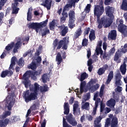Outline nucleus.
Returning <instances> with one entry per match:
<instances>
[{"label": "nucleus", "instance_id": "nucleus-56", "mask_svg": "<svg viewBox=\"0 0 127 127\" xmlns=\"http://www.w3.org/2000/svg\"><path fill=\"white\" fill-rule=\"evenodd\" d=\"M7 0H0V9L4 5Z\"/></svg>", "mask_w": 127, "mask_h": 127}, {"label": "nucleus", "instance_id": "nucleus-44", "mask_svg": "<svg viewBox=\"0 0 127 127\" xmlns=\"http://www.w3.org/2000/svg\"><path fill=\"white\" fill-rule=\"evenodd\" d=\"M121 8L124 10H127V0H123Z\"/></svg>", "mask_w": 127, "mask_h": 127}, {"label": "nucleus", "instance_id": "nucleus-26", "mask_svg": "<svg viewBox=\"0 0 127 127\" xmlns=\"http://www.w3.org/2000/svg\"><path fill=\"white\" fill-rule=\"evenodd\" d=\"M13 74V72L11 70H5L3 71L2 73H1V78H5V77H6V76H11Z\"/></svg>", "mask_w": 127, "mask_h": 127}, {"label": "nucleus", "instance_id": "nucleus-49", "mask_svg": "<svg viewBox=\"0 0 127 127\" xmlns=\"http://www.w3.org/2000/svg\"><path fill=\"white\" fill-rule=\"evenodd\" d=\"M91 8V4H88L86 7V8L84 9V11L86 13H89V12H90V10Z\"/></svg>", "mask_w": 127, "mask_h": 127}, {"label": "nucleus", "instance_id": "nucleus-20", "mask_svg": "<svg viewBox=\"0 0 127 127\" xmlns=\"http://www.w3.org/2000/svg\"><path fill=\"white\" fill-rule=\"evenodd\" d=\"M102 41H99L98 43L96 49V53L97 55H103V50H102Z\"/></svg>", "mask_w": 127, "mask_h": 127}, {"label": "nucleus", "instance_id": "nucleus-37", "mask_svg": "<svg viewBox=\"0 0 127 127\" xmlns=\"http://www.w3.org/2000/svg\"><path fill=\"white\" fill-rule=\"evenodd\" d=\"M16 58L15 57H13L12 58L11 60V64L10 65V66L9 67V69H12V67L13 66L15 65V63L17 61Z\"/></svg>", "mask_w": 127, "mask_h": 127}, {"label": "nucleus", "instance_id": "nucleus-19", "mask_svg": "<svg viewBox=\"0 0 127 127\" xmlns=\"http://www.w3.org/2000/svg\"><path fill=\"white\" fill-rule=\"evenodd\" d=\"M111 112V108L106 107L105 108V104L103 103H101L100 105V113H104L105 114H109Z\"/></svg>", "mask_w": 127, "mask_h": 127}, {"label": "nucleus", "instance_id": "nucleus-33", "mask_svg": "<svg viewBox=\"0 0 127 127\" xmlns=\"http://www.w3.org/2000/svg\"><path fill=\"white\" fill-rule=\"evenodd\" d=\"M64 115H68V114H69V112L70 111V109H69V104H68V103H64Z\"/></svg>", "mask_w": 127, "mask_h": 127}, {"label": "nucleus", "instance_id": "nucleus-32", "mask_svg": "<svg viewBox=\"0 0 127 127\" xmlns=\"http://www.w3.org/2000/svg\"><path fill=\"white\" fill-rule=\"evenodd\" d=\"M63 61L62 59V57H61V54L60 53H58L56 57V62H57L58 65H60L61 64V62Z\"/></svg>", "mask_w": 127, "mask_h": 127}, {"label": "nucleus", "instance_id": "nucleus-21", "mask_svg": "<svg viewBox=\"0 0 127 127\" xmlns=\"http://www.w3.org/2000/svg\"><path fill=\"white\" fill-rule=\"evenodd\" d=\"M103 118H105V117H103V116H99L97 117L95 120L94 121V127H102V124H100L101 123V121Z\"/></svg>", "mask_w": 127, "mask_h": 127}, {"label": "nucleus", "instance_id": "nucleus-34", "mask_svg": "<svg viewBox=\"0 0 127 127\" xmlns=\"http://www.w3.org/2000/svg\"><path fill=\"white\" fill-rule=\"evenodd\" d=\"M32 8H29L28 9V11L27 12V20H28V21H31V18H32Z\"/></svg>", "mask_w": 127, "mask_h": 127}, {"label": "nucleus", "instance_id": "nucleus-50", "mask_svg": "<svg viewBox=\"0 0 127 127\" xmlns=\"http://www.w3.org/2000/svg\"><path fill=\"white\" fill-rule=\"evenodd\" d=\"M18 64L19 66H23L24 65V60L23 58H21L18 62Z\"/></svg>", "mask_w": 127, "mask_h": 127}, {"label": "nucleus", "instance_id": "nucleus-2", "mask_svg": "<svg viewBox=\"0 0 127 127\" xmlns=\"http://www.w3.org/2000/svg\"><path fill=\"white\" fill-rule=\"evenodd\" d=\"M114 10V7H110V6H108L106 7L105 11L106 12V14L109 16L110 20L106 22L103 20L100 22V18H99L98 21H97V22L99 23L98 27L99 28V29L103 27V24H104V27L106 28L109 27V26H111V24H112V20L113 18H114V15L113 13Z\"/></svg>", "mask_w": 127, "mask_h": 127}, {"label": "nucleus", "instance_id": "nucleus-57", "mask_svg": "<svg viewBox=\"0 0 127 127\" xmlns=\"http://www.w3.org/2000/svg\"><path fill=\"white\" fill-rule=\"evenodd\" d=\"M105 73V69L103 68H100L99 69L98 71V74L99 75H103Z\"/></svg>", "mask_w": 127, "mask_h": 127}, {"label": "nucleus", "instance_id": "nucleus-47", "mask_svg": "<svg viewBox=\"0 0 127 127\" xmlns=\"http://www.w3.org/2000/svg\"><path fill=\"white\" fill-rule=\"evenodd\" d=\"M100 85H99V84H96L95 85H94L93 86L91 87L89 89V91H91V92H95V91H96V90H97V89H98Z\"/></svg>", "mask_w": 127, "mask_h": 127}, {"label": "nucleus", "instance_id": "nucleus-8", "mask_svg": "<svg viewBox=\"0 0 127 127\" xmlns=\"http://www.w3.org/2000/svg\"><path fill=\"white\" fill-rule=\"evenodd\" d=\"M47 22H48V20H46L45 21H43L41 23H38V27L40 32H42V36H45L46 34L49 33V29H48L47 28H46L45 29H44L43 32H42V30H41L42 27L46 26L47 25Z\"/></svg>", "mask_w": 127, "mask_h": 127}, {"label": "nucleus", "instance_id": "nucleus-17", "mask_svg": "<svg viewBox=\"0 0 127 127\" xmlns=\"http://www.w3.org/2000/svg\"><path fill=\"white\" fill-rule=\"evenodd\" d=\"M29 28H32L35 29L36 32L40 33V31L38 29V23H30L27 24Z\"/></svg>", "mask_w": 127, "mask_h": 127}, {"label": "nucleus", "instance_id": "nucleus-43", "mask_svg": "<svg viewBox=\"0 0 127 127\" xmlns=\"http://www.w3.org/2000/svg\"><path fill=\"white\" fill-rule=\"evenodd\" d=\"M90 98H91V95L90 94V93H87L83 97L82 104L84 103V102H86V101L90 100Z\"/></svg>", "mask_w": 127, "mask_h": 127}, {"label": "nucleus", "instance_id": "nucleus-52", "mask_svg": "<svg viewBox=\"0 0 127 127\" xmlns=\"http://www.w3.org/2000/svg\"><path fill=\"white\" fill-rule=\"evenodd\" d=\"M105 88V85H102L101 86V89H100V94L99 96L100 97H103V94H104V89Z\"/></svg>", "mask_w": 127, "mask_h": 127}, {"label": "nucleus", "instance_id": "nucleus-64", "mask_svg": "<svg viewBox=\"0 0 127 127\" xmlns=\"http://www.w3.org/2000/svg\"><path fill=\"white\" fill-rule=\"evenodd\" d=\"M46 126V121L45 120H44L43 122L41 124V127H45Z\"/></svg>", "mask_w": 127, "mask_h": 127}, {"label": "nucleus", "instance_id": "nucleus-42", "mask_svg": "<svg viewBox=\"0 0 127 127\" xmlns=\"http://www.w3.org/2000/svg\"><path fill=\"white\" fill-rule=\"evenodd\" d=\"M14 47V43L13 42L9 44H8V45L5 47V50L6 51H9V50H11Z\"/></svg>", "mask_w": 127, "mask_h": 127}, {"label": "nucleus", "instance_id": "nucleus-7", "mask_svg": "<svg viewBox=\"0 0 127 127\" xmlns=\"http://www.w3.org/2000/svg\"><path fill=\"white\" fill-rule=\"evenodd\" d=\"M104 11L105 8H104V6H103L102 4L94 5V15L97 16V21H99L100 16H101V15L104 13Z\"/></svg>", "mask_w": 127, "mask_h": 127}, {"label": "nucleus", "instance_id": "nucleus-46", "mask_svg": "<svg viewBox=\"0 0 127 127\" xmlns=\"http://www.w3.org/2000/svg\"><path fill=\"white\" fill-rule=\"evenodd\" d=\"M28 69H32V70H35L36 69V64L33 62L28 66Z\"/></svg>", "mask_w": 127, "mask_h": 127}, {"label": "nucleus", "instance_id": "nucleus-55", "mask_svg": "<svg viewBox=\"0 0 127 127\" xmlns=\"http://www.w3.org/2000/svg\"><path fill=\"white\" fill-rule=\"evenodd\" d=\"M29 41V36H27L25 37L23 40V42H24L23 45H24V44H27V43H28Z\"/></svg>", "mask_w": 127, "mask_h": 127}, {"label": "nucleus", "instance_id": "nucleus-27", "mask_svg": "<svg viewBox=\"0 0 127 127\" xmlns=\"http://www.w3.org/2000/svg\"><path fill=\"white\" fill-rule=\"evenodd\" d=\"M107 106L110 107V108H114L116 106V100L114 99H111L110 100L107 101Z\"/></svg>", "mask_w": 127, "mask_h": 127}, {"label": "nucleus", "instance_id": "nucleus-58", "mask_svg": "<svg viewBox=\"0 0 127 127\" xmlns=\"http://www.w3.org/2000/svg\"><path fill=\"white\" fill-rule=\"evenodd\" d=\"M123 91V87L121 86H118L117 88L115 89V92L116 93H121Z\"/></svg>", "mask_w": 127, "mask_h": 127}, {"label": "nucleus", "instance_id": "nucleus-13", "mask_svg": "<svg viewBox=\"0 0 127 127\" xmlns=\"http://www.w3.org/2000/svg\"><path fill=\"white\" fill-rule=\"evenodd\" d=\"M73 110L74 116L80 115V108H79V103H78V101H75L73 106Z\"/></svg>", "mask_w": 127, "mask_h": 127}, {"label": "nucleus", "instance_id": "nucleus-4", "mask_svg": "<svg viewBox=\"0 0 127 127\" xmlns=\"http://www.w3.org/2000/svg\"><path fill=\"white\" fill-rule=\"evenodd\" d=\"M14 87L11 89H8V95L5 100V105L6 106L8 111H10L11 108L13 107V105H14V99L13 98V97H14Z\"/></svg>", "mask_w": 127, "mask_h": 127}, {"label": "nucleus", "instance_id": "nucleus-5", "mask_svg": "<svg viewBox=\"0 0 127 127\" xmlns=\"http://www.w3.org/2000/svg\"><path fill=\"white\" fill-rule=\"evenodd\" d=\"M68 43H69V37H68L64 38L63 40H61L59 43L58 40L56 39L53 43L54 48L55 49L57 46V49H60V48L62 47V46L64 45L63 47V49L66 50V49L67 48V45Z\"/></svg>", "mask_w": 127, "mask_h": 127}, {"label": "nucleus", "instance_id": "nucleus-28", "mask_svg": "<svg viewBox=\"0 0 127 127\" xmlns=\"http://www.w3.org/2000/svg\"><path fill=\"white\" fill-rule=\"evenodd\" d=\"M120 57H121V54H120V51H118L116 53L114 59V61L117 62V63H121V59H119Z\"/></svg>", "mask_w": 127, "mask_h": 127}, {"label": "nucleus", "instance_id": "nucleus-40", "mask_svg": "<svg viewBox=\"0 0 127 127\" xmlns=\"http://www.w3.org/2000/svg\"><path fill=\"white\" fill-rule=\"evenodd\" d=\"M82 109L89 111V110H90V103L86 102L84 104H82Z\"/></svg>", "mask_w": 127, "mask_h": 127}, {"label": "nucleus", "instance_id": "nucleus-59", "mask_svg": "<svg viewBox=\"0 0 127 127\" xmlns=\"http://www.w3.org/2000/svg\"><path fill=\"white\" fill-rule=\"evenodd\" d=\"M3 16H4L3 13H0V25L2 23V18H3Z\"/></svg>", "mask_w": 127, "mask_h": 127}, {"label": "nucleus", "instance_id": "nucleus-62", "mask_svg": "<svg viewBox=\"0 0 127 127\" xmlns=\"http://www.w3.org/2000/svg\"><path fill=\"white\" fill-rule=\"evenodd\" d=\"M115 52H116V49L115 48H112L110 51V55H112V54H113Z\"/></svg>", "mask_w": 127, "mask_h": 127}, {"label": "nucleus", "instance_id": "nucleus-31", "mask_svg": "<svg viewBox=\"0 0 127 127\" xmlns=\"http://www.w3.org/2000/svg\"><path fill=\"white\" fill-rule=\"evenodd\" d=\"M111 127H119V125H118V118L117 117L113 118Z\"/></svg>", "mask_w": 127, "mask_h": 127}, {"label": "nucleus", "instance_id": "nucleus-22", "mask_svg": "<svg viewBox=\"0 0 127 127\" xmlns=\"http://www.w3.org/2000/svg\"><path fill=\"white\" fill-rule=\"evenodd\" d=\"M59 29L62 32V35L64 36L68 31V27H65L64 25L59 27Z\"/></svg>", "mask_w": 127, "mask_h": 127}, {"label": "nucleus", "instance_id": "nucleus-38", "mask_svg": "<svg viewBox=\"0 0 127 127\" xmlns=\"http://www.w3.org/2000/svg\"><path fill=\"white\" fill-rule=\"evenodd\" d=\"M42 80L43 83H46L47 81H49V74H44L42 77Z\"/></svg>", "mask_w": 127, "mask_h": 127}, {"label": "nucleus", "instance_id": "nucleus-35", "mask_svg": "<svg viewBox=\"0 0 127 127\" xmlns=\"http://www.w3.org/2000/svg\"><path fill=\"white\" fill-rule=\"evenodd\" d=\"M8 122H9V120L8 119H5L4 121H0V127H4L8 124Z\"/></svg>", "mask_w": 127, "mask_h": 127}, {"label": "nucleus", "instance_id": "nucleus-11", "mask_svg": "<svg viewBox=\"0 0 127 127\" xmlns=\"http://www.w3.org/2000/svg\"><path fill=\"white\" fill-rule=\"evenodd\" d=\"M124 23V21L123 19L120 20V24L118 26V30L120 32H121L124 35V36H127V26L123 24Z\"/></svg>", "mask_w": 127, "mask_h": 127}, {"label": "nucleus", "instance_id": "nucleus-39", "mask_svg": "<svg viewBox=\"0 0 127 127\" xmlns=\"http://www.w3.org/2000/svg\"><path fill=\"white\" fill-rule=\"evenodd\" d=\"M57 21L56 20H53L52 22L50 23V29L51 30H53L56 25Z\"/></svg>", "mask_w": 127, "mask_h": 127}, {"label": "nucleus", "instance_id": "nucleus-45", "mask_svg": "<svg viewBox=\"0 0 127 127\" xmlns=\"http://www.w3.org/2000/svg\"><path fill=\"white\" fill-rule=\"evenodd\" d=\"M95 38H96L95 36V31L93 30H91L89 34V39L90 40H94Z\"/></svg>", "mask_w": 127, "mask_h": 127}, {"label": "nucleus", "instance_id": "nucleus-53", "mask_svg": "<svg viewBox=\"0 0 127 127\" xmlns=\"http://www.w3.org/2000/svg\"><path fill=\"white\" fill-rule=\"evenodd\" d=\"M127 51V44H125L124 46L122 47L121 52H122V53H126Z\"/></svg>", "mask_w": 127, "mask_h": 127}, {"label": "nucleus", "instance_id": "nucleus-60", "mask_svg": "<svg viewBox=\"0 0 127 127\" xmlns=\"http://www.w3.org/2000/svg\"><path fill=\"white\" fill-rule=\"evenodd\" d=\"M87 44H88V39H83L82 41L83 46H87Z\"/></svg>", "mask_w": 127, "mask_h": 127}, {"label": "nucleus", "instance_id": "nucleus-15", "mask_svg": "<svg viewBox=\"0 0 127 127\" xmlns=\"http://www.w3.org/2000/svg\"><path fill=\"white\" fill-rule=\"evenodd\" d=\"M116 82L115 85L117 87H119V86H122L123 82L122 81H121V79H122V75L120 73H118L116 74Z\"/></svg>", "mask_w": 127, "mask_h": 127}, {"label": "nucleus", "instance_id": "nucleus-3", "mask_svg": "<svg viewBox=\"0 0 127 127\" xmlns=\"http://www.w3.org/2000/svg\"><path fill=\"white\" fill-rule=\"evenodd\" d=\"M31 76V79L35 81L37 77H36V75H35L33 72L30 70L27 71L23 75L22 80L23 83L25 85L26 88H28V87H34V85H31V82L30 80H29V78Z\"/></svg>", "mask_w": 127, "mask_h": 127}, {"label": "nucleus", "instance_id": "nucleus-12", "mask_svg": "<svg viewBox=\"0 0 127 127\" xmlns=\"http://www.w3.org/2000/svg\"><path fill=\"white\" fill-rule=\"evenodd\" d=\"M98 96H99V92H96L93 98L94 101H95V105L92 111L93 116L96 115V113H97V108H98V106H99V103L101 102V99L98 98Z\"/></svg>", "mask_w": 127, "mask_h": 127}, {"label": "nucleus", "instance_id": "nucleus-18", "mask_svg": "<svg viewBox=\"0 0 127 127\" xmlns=\"http://www.w3.org/2000/svg\"><path fill=\"white\" fill-rule=\"evenodd\" d=\"M21 41L22 40L20 38H18L17 40V43L14 45L13 52L14 53H16L17 52V50L21 46Z\"/></svg>", "mask_w": 127, "mask_h": 127}, {"label": "nucleus", "instance_id": "nucleus-24", "mask_svg": "<svg viewBox=\"0 0 127 127\" xmlns=\"http://www.w3.org/2000/svg\"><path fill=\"white\" fill-rule=\"evenodd\" d=\"M18 1H16L15 0V3H12V13H14L15 14H16L18 13V10H19V8H17L16 6H17V2Z\"/></svg>", "mask_w": 127, "mask_h": 127}, {"label": "nucleus", "instance_id": "nucleus-51", "mask_svg": "<svg viewBox=\"0 0 127 127\" xmlns=\"http://www.w3.org/2000/svg\"><path fill=\"white\" fill-rule=\"evenodd\" d=\"M42 51V46H39L38 50H37V52L36 53V55L38 56L41 54V51Z\"/></svg>", "mask_w": 127, "mask_h": 127}, {"label": "nucleus", "instance_id": "nucleus-61", "mask_svg": "<svg viewBox=\"0 0 127 127\" xmlns=\"http://www.w3.org/2000/svg\"><path fill=\"white\" fill-rule=\"evenodd\" d=\"M5 56H6V52L4 51L0 56L1 59H3V58H4Z\"/></svg>", "mask_w": 127, "mask_h": 127}, {"label": "nucleus", "instance_id": "nucleus-30", "mask_svg": "<svg viewBox=\"0 0 127 127\" xmlns=\"http://www.w3.org/2000/svg\"><path fill=\"white\" fill-rule=\"evenodd\" d=\"M97 83V79H91L90 81L87 83V87L89 88H92L94 87V85Z\"/></svg>", "mask_w": 127, "mask_h": 127}, {"label": "nucleus", "instance_id": "nucleus-23", "mask_svg": "<svg viewBox=\"0 0 127 127\" xmlns=\"http://www.w3.org/2000/svg\"><path fill=\"white\" fill-rule=\"evenodd\" d=\"M117 38V31L114 30L111 31L108 35V39L115 40Z\"/></svg>", "mask_w": 127, "mask_h": 127}, {"label": "nucleus", "instance_id": "nucleus-1", "mask_svg": "<svg viewBox=\"0 0 127 127\" xmlns=\"http://www.w3.org/2000/svg\"><path fill=\"white\" fill-rule=\"evenodd\" d=\"M48 86L45 85L43 86H40L37 83L34 84V86L30 87V91L27 90L24 92L23 98L26 103H28L30 101L37 100V96L40 93H45L48 91Z\"/></svg>", "mask_w": 127, "mask_h": 127}, {"label": "nucleus", "instance_id": "nucleus-36", "mask_svg": "<svg viewBox=\"0 0 127 127\" xmlns=\"http://www.w3.org/2000/svg\"><path fill=\"white\" fill-rule=\"evenodd\" d=\"M10 115H11V112L10 111H5L0 116V118L5 119V118L8 117V116H10Z\"/></svg>", "mask_w": 127, "mask_h": 127}, {"label": "nucleus", "instance_id": "nucleus-9", "mask_svg": "<svg viewBox=\"0 0 127 127\" xmlns=\"http://www.w3.org/2000/svg\"><path fill=\"white\" fill-rule=\"evenodd\" d=\"M86 81H82L80 83V89H76L74 90V92H76L77 96L81 95L82 93H86V92L88 91V88L86 87Z\"/></svg>", "mask_w": 127, "mask_h": 127}, {"label": "nucleus", "instance_id": "nucleus-48", "mask_svg": "<svg viewBox=\"0 0 127 127\" xmlns=\"http://www.w3.org/2000/svg\"><path fill=\"white\" fill-rule=\"evenodd\" d=\"M81 33H82V30L80 28H79L76 32L75 37V38H77V37H78V36H80L81 35Z\"/></svg>", "mask_w": 127, "mask_h": 127}, {"label": "nucleus", "instance_id": "nucleus-25", "mask_svg": "<svg viewBox=\"0 0 127 127\" xmlns=\"http://www.w3.org/2000/svg\"><path fill=\"white\" fill-rule=\"evenodd\" d=\"M113 78H114V71H110V72L108 74V78L106 82V84L109 85V84H110V83L111 82V81H112V80H113Z\"/></svg>", "mask_w": 127, "mask_h": 127}, {"label": "nucleus", "instance_id": "nucleus-41", "mask_svg": "<svg viewBox=\"0 0 127 127\" xmlns=\"http://www.w3.org/2000/svg\"><path fill=\"white\" fill-rule=\"evenodd\" d=\"M88 77V74H87L86 72H83L81 74V77L79 78V80L80 81H81V82H83V81H84L85 79H87Z\"/></svg>", "mask_w": 127, "mask_h": 127}, {"label": "nucleus", "instance_id": "nucleus-29", "mask_svg": "<svg viewBox=\"0 0 127 127\" xmlns=\"http://www.w3.org/2000/svg\"><path fill=\"white\" fill-rule=\"evenodd\" d=\"M51 0H45V3L42 4L44 6H46L47 9H50L51 8Z\"/></svg>", "mask_w": 127, "mask_h": 127}, {"label": "nucleus", "instance_id": "nucleus-6", "mask_svg": "<svg viewBox=\"0 0 127 127\" xmlns=\"http://www.w3.org/2000/svg\"><path fill=\"white\" fill-rule=\"evenodd\" d=\"M70 4H67L64 8V10L62 13V15H63L64 17H63L61 18V20H65V17H68V14L65 11L66 10H69L72 6H75V2H78L79 1V0H70Z\"/></svg>", "mask_w": 127, "mask_h": 127}, {"label": "nucleus", "instance_id": "nucleus-10", "mask_svg": "<svg viewBox=\"0 0 127 127\" xmlns=\"http://www.w3.org/2000/svg\"><path fill=\"white\" fill-rule=\"evenodd\" d=\"M69 20L68 23V27L69 28H74L75 27V24L74 21L75 20V12L74 11H70L69 13Z\"/></svg>", "mask_w": 127, "mask_h": 127}, {"label": "nucleus", "instance_id": "nucleus-54", "mask_svg": "<svg viewBox=\"0 0 127 127\" xmlns=\"http://www.w3.org/2000/svg\"><path fill=\"white\" fill-rule=\"evenodd\" d=\"M111 124V119L107 118L105 122V127H109L110 124Z\"/></svg>", "mask_w": 127, "mask_h": 127}, {"label": "nucleus", "instance_id": "nucleus-14", "mask_svg": "<svg viewBox=\"0 0 127 127\" xmlns=\"http://www.w3.org/2000/svg\"><path fill=\"white\" fill-rule=\"evenodd\" d=\"M127 58H125L123 64L120 67V71L123 75L126 74V72H127Z\"/></svg>", "mask_w": 127, "mask_h": 127}, {"label": "nucleus", "instance_id": "nucleus-63", "mask_svg": "<svg viewBox=\"0 0 127 127\" xmlns=\"http://www.w3.org/2000/svg\"><path fill=\"white\" fill-rule=\"evenodd\" d=\"M92 64H93V61L91 59L89 60L87 62L88 66H91L92 65Z\"/></svg>", "mask_w": 127, "mask_h": 127}, {"label": "nucleus", "instance_id": "nucleus-16", "mask_svg": "<svg viewBox=\"0 0 127 127\" xmlns=\"http://www.w3.org/2000/svg\"><path fill=\"white\" fill-rule=\"evenodd\" d=\"M73 115L72 114H69L68 116L66 117V120L70 125L73 126H77V121L75 120V119L72 118Z\"/></svg>", "mask_w": 127, "mask_h": 127}]
</instances>
